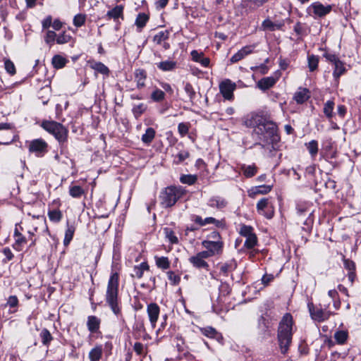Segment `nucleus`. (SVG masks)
I'll return each instance as SVG.
<instances>
[{"instance_id":"f257e3e1","label":"nucleus","mask_w":361,"mask_h":361,"mask_svg":"<svg viewBox=\"0 0 361 361\" xmlns=\"http://www.w3.org/2000/svg\"><path fill=\"white\" fill-rule=\"evenodd\" d=\"M254 121L252 136L258 141L257 145L263 148L271 145V148L276 150V145L281 140L277 124L262 116H256Z\"/></svg>"},{"instance_id":"f03ea898","label":"nucleus","mask_w":361,"mask_h":361,"mask_svg":"<svg viewBox=\"0 0 361 361\" xmlns=\"http://www.w3.org/2000/svg\"><path fill=\"white\" fill-rule=\"evenodd\" d=\"M63 23L56 18L53 20L51 16H46L42 20V32H44V39L47 44L56 43L63 44L71 42L73 37L71 31H62L56 33V31H60L63 26Z\"/></svg>"},{"instance_id":"7ed1b4c3","label":"nucleus","mask_w":361,"mask_h":361,"mask_svg":"<svg viewBox=\"0 0 361 361\" xmlns=\"http://www.w3.org/2000/svg\"><path fill=\"white\" fill-rule=\"evenodd\" d=\"M118 286L119 274L117 271L112 270L107 283L105 302L113 313L124 322L122 314L121 299L118 295Z\"/></svg>"},{"instance_id":"20e7f679","label":"nucleus","mask_w":361,"mask_h":361,"mask_svg":"<svg viewBox=\"0 0 361 361\" xmlns=\"http://www.w3.org/2000/svg\"><path fill=\"white\" fill-rule=\"evenodd\" d=\"M293 324V316L290 313H286L279 322L277 338L282 354H286L292 342Z\"/></svg>"},{"instance_id":"39448f33","label":"nucleus","mask_w":361,"mask_h":361,"mask_svg":"<svg viewBox=\"0 0 361 361\" xmlns=\"http://www.w3.org/2000/svg\"><path fill=\"white\" fill-rule=\"evenodd\" d=\"M40 126L53 135L59 142L61 152L66 147L68 137V129L61 123L52 120H43Z\"/></svg>"},{"instance_id":"423d86ee","label":"nucleus","mask_w":361,"mask_h":361,"mask_svg":"<svg viewBox=\"0 0 361 361\" xmlns=\"http://www.w3.org/2000/svg\"><path fill=\"white\" fill-rule=\"evenodd\" d=\"M185 193V190L180 186H169L166 187L160 193L161 204L165 207H171L179 199H180Z\"/></svg>"},{"instance_id":"0eeeda50","label":"nucleus","mask_w":361,"mask_h":361,"mask_svg":"<svg viewBox=\"0 0 361 361\" xmlns=\"http://www.w3.org/2000/svg\"><path fill=\"white\" fill-rule=\"evenodd\" d=\"M18 137L15 126L10 123H0V145H8Z\"/></svg>"},{"instance_id":"6e6552de","label":"nucleus","mask_w":361,"mask_h":361,"mask_svg":"<svg viewBox=\"0 0 361 361\" xmlns=\"http://www.w3.org/2000/svg\"><path fill=\"white\" fill-rule=\"evenodd\" d=\"M26 146L29 152L34 154L37 157H43L49 151V145L42 138L27 141Z\"/></svg>"},{"instance_id":"1a4fd4ad","label":"nucleus","mask_w":361,"mask_h":361,"mask_svg":"<svg viewBox=\"0 0 361 361\" xmlns=\"http://www.w3.org/2000/svg\"><path fill=\"white\" fill-rule=\"evenodd\" d=\"M307 307L310 317L316 322L321 323L326 321L331 315L334 314V312L326 311L322 309L321 305L317 306L312 302H308Z\"/></svg>"},{"instance_id":"9d476101","label":"nucleus","mask_w":361,"mask_h":361,"mask_svg":"<svg viewBox=\"0 0 361 361\" xmlns=\"http://www.w3.org/2000/svg\"><path fill=\"white\" fill-rule=\"evenodd\" d=\"M202 245L206 249L203 252L209 258L214 256H220L224 252V243L223 240L213 241L204 240L202 242Z\"/></svg>"},{"instance_id":"9b49d317","label":"nucleus","mask_w":361,"mask_h":361,"mask_svg":"<svg viewBox=\"0 0 361 361\" xmlns=\"http://www.w3.org/2000/svg\"><path fill=\"white\" fill-rule=\"evenodd\" d=\"M332 10L331 5H323L319 1H316L311 4L306 10L308 16L312 17L314 19L320 18L326 16Z\"/></svg>"},{"instance_id":"f8f14e48","label":"nucleus","mask_w":361,"mask_h":361,"mask_svg":"<svg viewBox=\"0 0 361 361\" xmlns=\"http://www.w3.org/2000/svg\"><path fill=\"white\" fill-rule=\"evenodd\" d=\"M191 220L200 226H204L208 224H213L215 228L225 230L227 228V223L224 218L216 219L214 217L209 216L202 219V216L198 215H192Z\"/></svg>"},{"instance_id":"ddd939ff","label":"nucleus","mask_w":361,"mask_h":361,"mask_svg":"<svg viewBox=\"0 0 361 361\" xmlns=\"http://www.w3.org/2000/svg\"><path fill=\"white\" fill-rule=\"evenodd\" d=\"M23 232L24 228L21 224H16L13 234L14 242L12 244V247L17 252L22 251L28 242V239L23 234Z\"/></svg>"},{"instance_id":"4468645a","label":"nucleus","mask_w":361,"mask_h":361,"mask_svg":"<svg viewBox=\"0 0 361 361\" xmlns=\"http://www.w3.org/2000/svg\"><path fill=\"white\" fill-rule=\"evenodd\" d=\"M133 336L137 340L142 338L144 341H148L151 339V336L147 332L143 317L135 318V322L133 325Z\"/></svg>"},{"instance_id":"2eb2a0df","label":"nucleus","mask_w":361,"mask_h":361,"mask_svg":"<svg viewBox=\"0 0 361 361\" xmlns=\"http://www.w3.org/2000/svg\"><path fill=\"white\" fill-rule=\"evenodd\" d=\"M209 258L203 251L197 252L196 255L191 256L188 261L193 267L197 269L209 270V264L206 262V259Z\"/></svg>"},{"instance_id":"dca6fc26","label":"nucleus","mask_w":361,"mask_h":361,"mask_svg":"<svg viewBox=\"0 0 361 361\" xmlns=\"http://www.w3.org/2000/svg\"><path fill=\"white\" fill-rule=\"evenodd\" d=\"M257 210L268 219H272L274 214V207L268 198H262L257 202Z\"/></svg>"},{"instance_id":"f3484780","label":"nucleus","mask_w":361,"mask_h":361,"mask_svg":"<svg viewBox=\"0 0 361 361\" xmlns=\"http://www.w3.org/2000/svg\"><path fill=\"white\" fill-rule=\"evenodd\" d=\"M286 21L290 22L289 18L286 20H272L270 18H267L262 23L261 29L265 32H273L276 30H283Z\"/></svg>"},{"instance_id":"a211bd4d","label":"nucleus","mask_w":361,"mask_h":361,"mask_svg":"<svg viewBox=\"0 0 361 361\" xmlns=\"http://www.w3.org/2000/svg\"><path fill=\"white\" fill-rule=\"evenodd\" d=\"M235 89L236 84L229 79H226L219 84L220 92L226 100H233V92Z\"/></svg>"},{"instance_id":"6ab92c4d","label":"nucleus","mask_w":361,"mask_h":361,"mask_svg":"<svg viewBox=\"0 0 361 361\" xmlns=\"http://www.w3.org/2000/svg\"><path fill=\"white\" fill-rule=\"evenodd\" d=\"M147 313L152 329L157 325V320L160 314V307L155 302H151L147 305Z\"/></svg>"},{"instance_id":"aec40b11","label":"nucleus","mask_w":361,"mask_h":361,"mask_svg":"<svg viewBox=\"0 0 361 361\" xmlns=\"http://www.w3.org/2000/svg\"><path fill=\"white\" fill-rule=\"evenodd\" d=\"M344 268L348 271V278L351 285L357 280L356 264L350 259L343 258Z\"/></svg>"},{"instance_id":"412c9836","label":"nucleus","mask_w":361,"mask_h":361,"mask_svg":"<svg viewBox=\"0 0 361 361\" xmlns=\"http://www.w3.org/2000/svg\"><path fill=\"white\" fill-rule=\"evenodd\" d=\"M237 262L235 259H231L225 262H221L217 264L220 274L228 276L237 268Z\"/></svg>"},{"instance_id":"4be33fe9","label":"nucleus","mask_w":361,"mask_h":361,"mask_svg":"<svg viewBox=\"0 0 361 361\" xmlns=\"http://www.w3.org/2000/svg\"><path fill=\"white\" fill-rule=\"evenodd\" d=\"M190 56L193 61L200 63L202 67H210V59L207 57L202 51L193 50L191 51Z\"/></svg>"},{"instance_id":"5701e85b","label":"nucleus","mask_w":361,"mask_h":361,"mask_svg":"<svg viewBox=\"0 0 361 361\" xmlns=\"http://www.w3.org/2000/svg\"><path fill=\"white\" fill-rule=\"evenodd\" d=\"M228 204V201L221 196H213L208 200L207 205L218 210H223Z\"/></svg>"},{"instance_id":"b1692460","label":"nucleus","mask_w":361,"mask_h":361,"mask_svg":"<svg viewBox=\"0 0 361 361\" xmlns=\"http://www.w3.org/2000/svg\"><path fill=\"white\" fill-rule=\"evenodd\" d=\"M135 81L137 89H142L145 87V80L147 78V71L142 68H137L134 71Z\"/></svg>"},{"instance_id":"393cba45","label":"nucleus","mask_w":361,"mask_h":361,"mask_svg":"<svg viewBox=\"0 0 361 361\" xmlns=\"http://www.w3.org/2000/svg\"><path fill=\"white\" fill-rule=\"evenodd\" d=\"M101 319L94 315L87 317V327L91 334H97L99 332Z\"/></svg>"},{"instance_id":"a878e982","label":"nucleus","mask_w":361,"mask_h":361,"mask_svg":"<svg viewBox=\"0 0 361 361\" xmlns=\"http://www.w3.org/2000/svg\"><path fill=\"white\" fill-rule=\"evenodd\" d=\"M252 53L251 47H243L237 53L233 54L231 59V63H235L243 59L245 56Z\"/></svg>"},{"instance_id":"bb28decb","label":"nucleus","mask_w":361,"mask_h":361,"mask_svg":"<svg viewBox=\"0 0 361 361\" xmlns=\"http://www.w3.org/2000/svg\"><path fill=\"white\" fill-rule=\"evenodd\" d=\"M279 79V76L274 77H265L259 80L257 82V87L262 90H267L272 87Z\"/></svg>"},{"instance_id":"cd10ccee","label":"nucleus","mask_w":361,"mask_h":361,"mask_svg":"<svg viewBox=\"0 0 361 361\" xmlns=\"http://www.w3.org/2000/svg\"><path fill=\"white\" fill-rule=\"evenodd\" d=\"M69 195L75 199H80L82 197H85L87 195V190L84 189L82 186L71 184L68 188Z\"/></svg>"},{"instance_id":"c85d7f7f","label":"nucleus","mask_w":361,"mask_h":361,"mask_svg":"<svg viewBox=\"0 0 361 361\" xmlns=\"http://www.w3.org/2000/svg\"><path fill=\"white\" fill-rule=\"evenodd\" d=\"M310 91L307 88L300 87L294 94L293 99L299 104L305 103L310 98Z\"/></svg>"},{"instance_id":"c756f323","label":"nucleus","mask_w":361,"mask_h":361,"mask_svg":"<svg viewBox=\"0 0 361 361\" xmlns=\"http://www.w3.org/2000/svg\"><path fill=\"white\" fill-rule=\"evenodd\" d=\"M88 63L90 65V67L92 69L94 70L96 72L104 75H109L110 71L109 68L104 63L95 61L94 60L88 61Z\"/></svg>"},{"instance_id":"7c9ffc66","label":"nucleus","mask_w":361,"mask_h":361,"mask_svg":"<svg viewBox=\"0 0 361 361\" xmlns=\"http://www.w3.org/2000/svg\"><path fill=\"white\" fill-rule=\"evenodd\" d=\"M200 332L205 336L214 338L218 341L223 339V337L220 333H219L212 326H207L204 328H200Z\"/></svg>"},{"instance_id":"2f4dec72","label":"nucleus","mask_w":361,"mask_h":361,"mask_svg":"<svg viewBox=\"0 0 361 361\" xmlns=\"http://www.w3.org/2000/svg\"><path fill=\"white\" fill-rule=\"evenodd\" d=\"M103 355V348L102 345H97L90 350L88 353L90 361H100Z\"/></svg>"},{"instance_id":"473e14b6","label":"nucleus","mask_w":361,"mask_h":361,"mask_svg":"<svg viewBox=\"0 0 361 361\" xmlns=\"http://www.w3.org/2000/svg\"><path fill=\"white\" fill-rule=\"evenodd\" d=\"M75 231V226L73 224H70L69 222H67L66 229L65 231V236L63 239V245L65 247H68L73 240L74 233Z\"/></svg>"},{"instance_id":"72a5a7b5","label":"nucleus","mask_w":361,"mask_h":361,"mask_svg":"<svg viewBox=\"0 0 361 361\" xmlns=\"http://www.w3.org/2000/svg\"><path fill=\"white\" fill-rule=\"evenodd\" d=\"M334 338L338 345H345L349 338V334L347 330H338L334 333Z\"/></svg>"},{"instance_id":"f704fd0d","label":"nucleus","mask_w":361,"mask_h":361,"mask_svg":"<svg viewBox=\"0 0 361 361\" xmlns=\"http://www.w3.org/2000/svg\"><path fill=\"white\" fill-rule=\"evenodd\" d=\"M269 0H244L243 6L249 11H253L262 6Z\"/></svg>"},{"instance_id":"c9c22d12","label":"nucleus","mask_w":361,"mask_h":361,"mask_svg":"<svg viewBox=\"0 0 361 361\" xmlns=\"http://www.w3.org/2000/svg\"><path fill=\"white\" fill-rule=\"evenodd\" d=\"M169 31L167 30L158 31L153 36V42L157 44H161L162 43L166 44V41L168 39L169 36Z\"/></svg>"},{"instance_id":"e433bc0d","label":"nucleus","mask_w":361,"mask_h":361,"mask_svg":"<svg viewBox=\"0 0 361 361\" xmlns=\"http://www.w3.org/2000/svg\"><path fill=\"white\" fill-rule=\"evenodd\" d=\"M149 20V16L145 13H139L135 21L137 30L140 32Z\"/></svg>"},{"instance_id":"4c0bfd02","label":"nucleus","mask_w":361,"mask_h":361,"mask_svg":"<svg viewBox=\"0 0 361 361\" xmlns=\"http://www.w3.org/2000/svg\"><path fill=\"white\" fill-rule=\"evenodd\" d=\"M68 62V59L66 57L60 54H56L54 56L51 60V63L54 68L56 69L63 68Z\"/></svg>"},{"instance_id":"58836bf2","label":"nucleus","mask_w":361,"mask_h":361,"mask_svg":"<svg viewBox=\"0 0 361 361\" xmlns=\"http://www.w3.org/2000/svg\"><path fill=\"white\" fill-rule=\"evenodd\" d=\"M240 169L246 178L253 177L258 171V168L255 164L252 165L243 164L241 166Z\"/></svg>"},{"instance_id":"ea45409f","label":"nucleus","mask_w":361,"mask_h":361,"mask_svg":"<svg viewBox=\"0 0 361 361\" xmlns=\"http://www.w3.org/2000/svg\"><path fill=\"white\" fill-rule=\"evenodd\" d=\"M157 66L162 71H172L177 67V63L174 61L166 60L157 63Z\"/></svg>"},{"instance_id":"a19ab883","label":"nucleus","mask_w":361,"mask_h":361,"mask_svg":"<svg viewBox=\"0 0 361 361\" xmlns=\"http://www.w3.org/2000/svg\"><path fill=\"white\" fill-rule=\"evenodd\" d=\"M39 337L42 345L47 347H49L51 342L54 340L52 335L46 328L42 329Z\"/></svg>"},{"instance_id":"79ce46f5","label":"nucleus","mask_w":361,"mask_h":361,"mask_svg":"<svg viewBox=\"0 0 361 361\" xmlns=\"http://www.w3.org/2000/svg\"><path fill=\"white\" fill-rule=\"evenodd\" d=\"M334 70L333 76L335 79H338L342 75L346 72V68L344 63L341 61H337L334 64Z\"/></svg>"},{"instance_id":"37998d69","label":"nucleus","mask_w":361,"mask_h":361,"mask_svg":"<svg viewBox=\"0 0 361 361\" xmlns=\"http://www.w3.org/2000/svg\"><path fill=\"white\" fill-rule=\"evenodd\" d=\"M155 135L156 131L153 128H147L145 133L142 135V141L146 145H149L153 141Z\"/></svg>"},{"instance_id":"c03bdc74","label":"nucleus","mask_w":361,"mask_h":361,"mask_svg":"<svg viewBox=\"0 0 361 361\" xmlns=\"http://www.w3.org/2000/svg\"><path fill=\"white\" fill-rule=\"evenodd\" d=\"M156 265L158 268L166 270L170 268L171 262L167 257H154Z\"/></svg>"},{"instance_id":"a18cd8bd","label":"nucleus","mask_w":361,"mask_h":361,"mask_svg":"<svg viewBox=\"0 0 361 361\" xmlns=\"http://www.w3.org/2000/svg\"><path fill=\"white\" fill-rule=\"evenodd\" d=\"M47 214L49 220L54 223H59L63 217V214L59 209H49Z\"/></svg>"},{"instance_id":"49530a36","label":"nucleus","mask_w":361,"mask_h":361,"mask_svg":"<svg viewBox=\"0 0 361 361\" xmlns=\"http://www.w3.org/2000/svg\"><path fill=\"white\" fill-rule=\"evenodd\" d=\"M192 125L190 122H181L178 125V132L181 137L186 136L191 130Z\"/></svg>"},{"instance_id":"de8ad7c7","label":"nucleus","mask_w":361,"mask_h":361,"mask_svg":"<svg viewBox=\"0 0 361 361\" xmlns=\"http://www.w3.org/2000/svg\"><path fill=\"white\" fill-rule=\"evenodd\" d=\"M149 269V266L147 262H142L139 266H135L133 271L137 278L141 279L143 276L145 271Z\"/></svg>"},{"instance_id":"09e8293b","label":"nucleus","mask_w":361,"mask_h":361,"mask_svg":"<svg viewBox=\"0 0 361 361\" xmlns=\"http://www.w3.org/2000/svg\"><path fill=\"white\" fill-rule=\"evenodd\" d=\"M147 109V106L145 104L140 103L134 105L132 109L133 116L136 119H138Z\"/></svg>"},{"instance_id":"8fccbe9b","label":"nucleus","mask_w":361,"mask_h":361,"mask_svg":"<svg viewBox=\"0 0 361 361\" xmlns=\"http://www.w3.org/2000/svg\"><path fill=\"white\" fill-rule=\"evenodd\" d=\"M164 233L166 237L169 240L171 244H178L179 240L178 237L176 235L174 231L168 227L164 228Z\"/></svg>"},{"instance_id":"3c124183","label":"nucleus","mask_w":361,"mask_h":361,"mask_svg":"<svg viewBox=\"0 0 361 361\" xmlns=\"http://www.w3.org/2000/svg\"><path fill=\"white\" fill-rule=\"evenodd\" d=\"M307 61H308V68L310 69V71L313 72L316 71L318 68L319 64V56H315L314 54H310L307 55Z\"/></svg>"},{"instance_id":"603ef678","label":"nucleus","mask_w":361,"mask_h":361,"mask_svg":"<svg viewBox=\"0 0 361 361\" xmlns=\"http://www.w3.org/2000/svg\"><path fill=\"white\" fill-rule=\"evenodd\" d=\"M334 102L333 100H328L324 106V114L329 118L331 119L334 116Z\"/></svg>"},{"instance_id":"864d4df0","label":"nucleus","mask_w":361,"mask_h":361,"mask_svg":"<svg viewBox=\"0 0 361 361\" xmlns=\"http://www.w3.org/2000/svg\"><path fill=\"white\" fill-rule=\"evenodd\" d=\"M3 61L4 62V68L6 71L10 75H14L16 73V68L14 63L6 57H4Z\"/></svg>"},{"instance_id":"5fc2aeb1","label":"nucleus","mask_w":361,"mask_h":361,"mask_svg":"<svg viewBox=\"0 0 361 361\" xmlns=\"http://www.w3.org/2000/svg\"><path fill=\"white\" fill-rule=\"evenodd\" d=\"M50 95V90L48 87H42L38 92V98L42 100L44 105L49 102V96Z\"/></svg>"},{"instance_id":"6e6d98bb","label":"nucleus","mask_w":361,"mask_h":361,"mask_svg":"<svg viewBox=\"0 0 361 361\" xmlns=\"http://www.w3.org/2000/svg\"><path fill=\"white\" fill-rule=\"evenodd\" d=\"M123 7L121 5L116 6L111 10L109 11L107 13V16L109 18L117 19L119 17L123 16Z\"/></svg>"},{"instance_id":"4d7b16f0","label":"nucleus","mask_w":361,"mask_h":361,"mask_svg":"<svg viewBox=\"0 0 361 361\" xmlns=\"http://www.w3.org/2000/svg\"><path fill=\"white\" fill-rule=\"evenodd\" d=\"M152 101L155 102H162L165 99V93L161 90L155 88L150 96Z\"/></svg>"},{"instance_id":"13d9d810","label":"nucleus","mask_w":361,"mask_h":361,"mask_svg":"<svg viewBox=\"0 0 361 361\" xmlns=\"http://www.w3.org/2000/svg\"><path fill=\"white\" fill-rule=\"evenodd\" d=\"M245 238L244 247L247 249H252L257 244V237L255 233L247 235Z\"/></svg>"},{"instance_id":"bf43d9fd","label":"nucleus","mask_w":361,"mask_h":361,"mask_svg":"<svg viewBox=\"0 0 361 361\" xmlns=\"http://www.w3.org/2000/svg\"><path fill=\"white\" fill-rule=\"evenodd\" d=\"M271 189H272L271 185H259V186H257V187L252 188V192L254 195H257V194L265 195V194L269 193L271 190Z\"/></svg>"},{"instance_id":"052dcab7","label":"nucleus","mask_w":361,"mask_h":361,"mask_svg":"<svg viewBox=\"0 0 361 361\" xmlns=\"http://www.w3.org/2000/svg\"><path fill=\"white\" fill-rule=\"evenodd\" d=\"M307 150L309 151L310 155L312 157H314L318 153V142L317 140H312L308 143L305 144Z\"/></svg>"},{"instance_id":"680f3d73","label":"nucleus","mask_w":361,"mask_h":361,"mask_svg":"<svg viewBox=\"0 0 361 361\" xmlns=\"http://www.w3.org/2000/svg\"><path fill=\"white\" fill-rule=\"evenodd\" d=\"M197 177L196 175H182L180 178V181L183 184H188L192 185L196 183Z\"/></svg>"},{"instance_id":"e2e57ef3","label":"nucleus","mask_w":361,"mask_h":361,"mask_svg":"<svg viewBox=\"0 0 361 361\" xmlns=\"http://www.w3.org/2000/svg\"><path fill=\"white\" fill-rule=\"evenodd\" d=\"M6 305L8 306L11 309H13L11 310V312H16L17 311V308L19 305V301L16 295H11L7 299Z\"/></svg>"},{"instance_id":"0e129e2a","label":"nucleus","mask_w":361,"mask_h":361,"mask_svg":"<svg viewBox=\"0 0 361 361\" xmlns=\"http://www.w3.org/2000/svg\"><path fill=\"white\" fill-rule=\"evenodd\" d=\"M239 233L241 236L246 237L255 233L254 228L251 226L242 224H240Z\"/></svg>"},{"instance_id":"69168bd1","label":"nucleus","mask_w":361,"mask_h":361,"mask_svg":"<svg viewBox=\"0 0 361 361\" xmlns=\"http://www.w3.org/2000/svg\"><path fill=\"white\" fill-rule=\"evenodd\" d=\"M294 32L298 35H304L307 32V25L305 23L298 22L293 27Z\"/></svg>"},{"instance_id":"338daca9","label":"nucleus","mask_w":361,"mask_h":361,"mask_svg":"<svg viewBox=\"0 0 361 361\" xmlns=\"http://www.w3.org/2000/svg\"><path fill=\"white\" fill-rule=\"evenodd\" d=\"M133 350L137 355L145 357L147 354V348L140 342L135 343Z\"/></svg>"},{"instance_id":"774afa93","label":"nucleus","mask_w":361,"mask_h":361,"mask_svg":"<svg viewBox=\"0 0 361 361\" xmlns=\"http://www.w3.org/2000/svg\"><path fill=\"white\" fill-rule=\"evenodd\" d=\"M168 279L170 281V283L172 286H177L180 282V276L178 274H176L173 271H169L167 273Z\"/></svg>"}]
</instances>
